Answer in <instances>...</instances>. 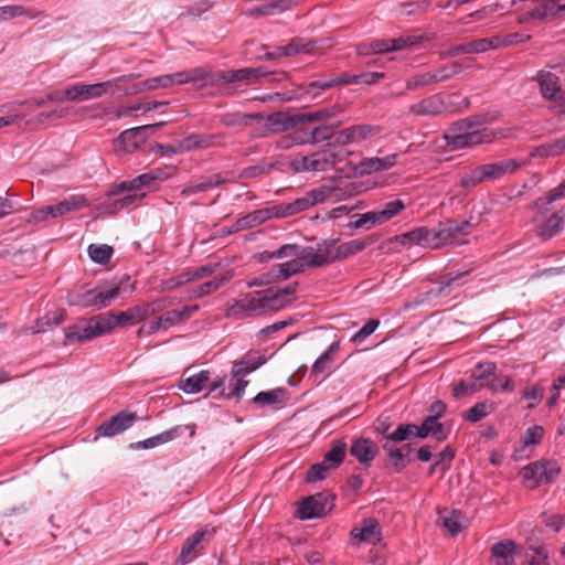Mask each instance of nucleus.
Segmentation results:
<instances>
[{
  "mask_svg": "<svg viewBox=\"0 0 565 565\" xmlns=\"http://www.w3.org/2000/svg\"><path fill=\"white\" fill-rule=\"evenodd\" d=\"M297 286V282H292L284 288H267L242 294L227 307L226 316L239 320L281 310L294 301Z\"/></svg>",
  "mask_w": 565,
  "mask_h": 565,
  "instance_id": "nucleus-1",
  "label": "nucleus"
},
{
  "mask_svg": "<svg viewBox=\"0 0 565 565\" xmlns=\"http://www.w3.org/2000/svg\"><path fill=\"white\" fill-rule=\"evenodd\" d=\"M384 76L383 73L379 72H370V73H363L360 75H352L349 76L347 74H343L342 76L332 77L330 79H319L310 82L307 86L302 88V93L299 95H291V94H279L277 93L276 96L280 97L281 100H292L297 98L302 97H311V99H316L320 96V93L327 89H330L334 86H338L340 84H374L380 78Z\"/></svg>",
  "mask_w": 565,
  "mask_h": 565,
  "instance_id": "nucleus-2",
  "label": "nucleus"
},
{
  "mask_svg": "<svg viewBox=\"0 0 565 565\" xmlns=\"http://www.w3.org/2000/svg\"><path fill=\"white\" fill-rule=\"evenodd\" d=\"M119 294L120 288L118 286L111 288H103L100 286L95 288H87L82 286L77 289L68 291L66 301L70 306L100 310L110 306L111 302L119 296Z\"/></svg>",
  "mask_w": 565,
  "mask_h": 565,
  "instance_id": "nucleus-3",
  "label": "nucleus"
},
{
  "mask_svg": "<svg viewBox=\"0 0 565 565\" xmlns=\"http://www.w3.org/2000/svg\"><path fill=\"white\" fill-rule=\"evenodd\" d=\"M468 127L466 121H456L445 132L446 145L452 150L463 149L470 146H477L483 142H491L498 138L500 132L489 128L463 131Z\"/></svg>",
  "mask_w": 565,
  "mask_h": 565,
  "instance_id": "nucleus-4",
  "label": "nucleus"
},
{
  "mask_svg": "<svg viewBox=\"0 0 565 565\" xmlns=\"http://www.w3.org/2000/svg\"><path fill=\"white\" fill-rule=\"evenodd\" d=\"M344 159L342 151L331 148L312 152L308 156H297L290 161V169L296 172H322L333 169Z\"/></svg>",
  "mask_w": 565,
  "mask_h": 565,
  "instance_id": "nucleus-5",
  "label": "nucleus"
},
{
  "mask_svg": "<svg viewBox=\"0 0 565 565\" xmlns=\"http://www.w3.org/2000/svg\"><path fill=\"white\" fill-rule=\"evenodd\" d=\"M331 190L328 185H321L308 191L303 196L295 199L292 202H282L273 205L275 217L281 218L298 214L309 207L323 203L331 196Z\"/></svg>",
  "mask_w": 565,
  "mask_h": 565,
  "instance_id": "nucleus-6",
  "label": "nucleus"
},
{
  "mask_svg": "<svg viewBox=\"0 0 565 565\" xmlns=\"http://www.w3.org/2000/svg\"><path fill=\"white\" fill-rule=\"evenodd\" d=\"M104 315H96L89 319H79L64 329L67 343L85 342L108 333Z\"/></svg>",
  "mask_w": 565,
  "mask_h": 565,
  "instance_id": "nucleus-7",
  "label": "nucleus"
},
{
  "mask_svg": "<svg viewBox=\"0 0 565 565\" xmlns=\"http://www.w3.org/2000/svg\"><path fill=\"white\" fill-rule=\"evenodd\" d=\"M469 273L470 270H462L457 273H447L439 276V278L436 280V284L438 285L437 288H433L426 292L418 295L414 302L405 303V309H409L415 306L422 305L426 301H429L431 298H437L443 295L449 294V291L454 287L461 286L467 281Z\"/></svg>",
  "mask_w": 565,
  "mask_h": 565,
  "instance_id": "nucleus-8",
  "label": "nucleus"
},
{
  "mask_svg": "<svg viewBox=\"0 0 565 565\" xmlns=\"http://www.w3.org/2000/svg\"><path fill=\"white\" fill-rule=\"evenodd\" d=\"M335 497L330 493H316L305 498L297 509V518L310 520L326 515L334 507Z\"/></svg>",
  "mask_w": 565,
  "mask_h": 565,
  "instance_id": "nucleus-9",
  "label": "nucleus"
},
{
  "mask_svg": "<svg viewBox=\"0 0 565 565\" xmlns=\"http://www.w3.org/2000/svg\"><path fill=\"white\" fill-rule=\"evenodd\" d=\"M548 205L550 204H544L540 207L534 205L537 212L533 216V223L535 233L542 241L551 239L557 235L564 226V217L559 213L555 212L547 216L550 212Z\"/></svg>",
  "mask_w": 565,
  "mask_h": 565,
  "instance_id": "nucleus-10",
  "label": "nucleus"
},
{
  "mask_svg": "<svg viewBox=\"0 0 565 565\" xmlns=\"http://www.w3.org/2000/svg\"><path fill=\"white\" fill-rule=\"evenodd\" d=\"M215 532V527L205 525L189 536L181 547L180 554L177 558V564L186 565L194 561L199 556V553L204 548L205 544L213 539Z\"/></svg>",
  "mask_w": 565,
  "mask_h": 565,
  "instance_id": "nucleus-11",
  "label": "nucleus"
},
{
  "mask_svg": "<svg viewBox=\"0 0 565 565\" xmlns=\"http://www.w3.org/2000/svg\"><path fill=\"white\" fill-rule=\"evenodd\" d=\"M423 40V36L417 35H406L399 36L396 39H387V40H375L371 43H362L358 46V53L360 55L367 54H382L393 51H401L406 47L414 46L418 44Z\"/></svg>",
  "mask_w": 565,
  "mask_h": 565,
  "instance_id": "nucleus-12",
  "label": "nucleus"
},
{
  "mask_svg": "<svg viewBox=\"0 0 565 565\" xmlns=\"http://www.w3.org/2000/svg\"><path fill=\"white\" fill-rule=\"evenodd\" d=\"M163 125L164 122H158L153 125L135 127L122 131L114 140V147L116 152H134L146 142L149 132H152L156 128L161 127Z\"/></svg>",
  "mask_w": 565,
  "mask_h": 565,
  "instance_id": "nucleus-13",
  "label": "nucleus"
},
{
  "mask_svg": "<svg viewBox=\"0 0 565 565\" xmlns=\"http://www.w3.org/2000/svg\"><path fill=\"white\" fill-rule=\"evenodd\" d=\"M561 467L553 460H540L525 466L521 476L523 481H533L534 487L553 482L559 475Z\"/></svg>",
  "mask_w": 565,
  "mask_h": 565,
  "instance_id": "nucleus-14",
  "label": "nucleus"
},
{
  "mask_svg": "<svg viewBox=\"0 0 565 565\" xmlns=\"http://www.w3.org/2000/svg\"><path fill=\"white\" fill-rule=\"evenodd\" d=\"M330 246L332 242L323 239L317 244V248L312 246H299L298 259L305 267L316 268L332 263Z\"/></svg>",
  "mask_w": 565,
  "mask_h": 565,
  "instance_id": "nucleus-15",
  "label": "nucleus"
},
{
  "mask_svg": "<svg viewBox=\"0 0 565 565\" xmlns=\"http://www.w3.org/2000/svg\"><path fill=\"white\" fill-rule=\"evenodd\" d=\"M111 87V82H103L96 84H75L65 87L64 96L73 103H82L93 98L102 97Z\"/></svg>",
  "mask_w": 565,
  "mask_h": 565,
  "instance_id": "nucleus-16",
  "label": "nucleus"
},
{
  "mask_svg": "<svg viewBox=\"0 0 565 565\" xmlns=\"http://www.w3.org/2000/svg\"><path fill=\"white\" fill-rule=\"evenodd\" d=\"M103 315L105 323L108 326L107 331L110 332L118 327H126L145 320L149 316V311L147 308L135 306L126 311H119L117 313L108 311Z\"/></svg>",
  "mask_w": 565,
  "mask_h": 565,
  "instance_id": "nucleus-17",
  "label": "nucleus"
},
{
  "mask_svg": "<svg viewBox=\"0 0 565 565\" xmlns=\"http://www.w3.org/2000/svg\"><path fill=\"white\" fill-rule=\"evenodd\" d=\"M328 241L332 242V246H330L332 263L349 258L355 255L356 253L364 250L367 246L375 243V238L371 235L364 238H356L349 242H344L340 245H338V238H331Z\"/></svg>",
  "mask_w": 565,
  "mask_h": 565,
  "instance_id": "nucleus-18",
  "label": "nucleus"
},
{
  "mask_svg": "<svg viewBox=\"0 0 565 565\" xmlns=\"http://www.w3.org/2000/svg\"><path fill=\"white\" fill-rule=\"evenodd\" d=\"M136 420L138 416L135 413L124 409L104 422L96 431L98 436L114 437L131 427Z\"/></svg>",
  "mask_w": 565,
  "mask_h": 565,
  "instance_id": "nucleus-19",
  "label": "nucleus"
},
{
  "mask_svg": "<svg viewBox=\"0 0 565 565\" xmlns=\"http://www.w3.org/2000/svg\"><path fill=\"white\" fill-rule=\"evenodd\" d=\"M224 134H191L181 139V150L210 149L223 145Z\"/></svg>",
  "mask_w": 565,
  "mask_h": 565,
  "instance_id": "nucleus-20",
  "label": "nucleus"
},
{
  "mask_svg": "<svg viewBox=\"0 0 565 565\" xmlns=\"http://www.w3.org/2000/svg\"><path fill=\"white\" fill-rule=\"evenodd\" d=\"M350 535L358 543L376 544L382 540L381 525L376 519L367 518L362 521L360 526L353 527Z\"/></svg>",
  "mask_w": 565,
  "mask_h": 565,
  "instance_id": "nucleus-21",
  "label": "nucleus"
},
{
  "mask_svg": "<svg viewBox=\"0 0 565 565\" xmlns=\"http://www.w3.org/2000/svg\"><path fill=\"white\" fill-rule=\"evenodd\" d=\"M266 119L270 124L266 130L275 134L291 130L298 126L305 125L302 113L288 115L279 111L268 115Z\"/></svg>",
  "mask_w": 565,
  "mask_h": 565,
  "instance_id": "nucleus-22",
  "label": "nucleus"
},
{
  "mask_svg": "<svg viewBox=\"0 0 565 565\" xmlns=\"http://www.w3.org/2000/svg\"><path fill=\"white\" fill-rule=\"evenodd\" d=\"M266 361V356L259 351L249 350L238 361L234 362L231 375H248L265 364Z\"/></svg>",
  "mask_w": 565,
  "mask_h": 565,
  "instance_id": "nucleus-23",
  "label": "nucleus"
},
{
  "mask_svg": "<svg viewBox=\"0 0 565 565\" xmlns=\"http://www.w3.org/2000/svg\"><path fill=\"white\" fill-rule=\"evenodd\" d=\"M441 93H437L420 99L409 106V113L420 117H435L443 115Z\"/></svg>",
  "mask_w": 565,
  "mask_h": 565,
  "instance_id": "nucleus-24",
  "label": "nucleus"
},
{
  "mask_svg": "<svg viewBox=\"0 0 565 565\" xmlns=\"http://www.w3.org/2000/svg\"><path fill=\"white\" fill-rule=\"evenodd\" d=\"M377 452V445L369 438L355 439L350 447V455L365 467L371 466Z\"/></svg>",
  "mask_w": 565,
  "mask_h": 565,
  "instance_id": "nucleus-25",
  "label": "nucleus"
},
{
  "mask_svg": "<svg viewBox=\"0 0 565 565\" xmlns=\"http://www.w3.org/2000/svg\"><path fill=\"white\" fill-rule=\"evenodd\" d=\"M300 1L301 0H273L260 6L249 8L245 13L253 18L275 15L297 6Z\"/></svg>",
  "mask_w": 565,
  "mask_h": 565,
  "instance_id": "nucleus-26",
  "label": "nucleus"
},
{
  "mask_svg": "<svg viewBox=\"0 0 565 565\" xmlns=\"http://www.w3.org/2000/svg\"><path fill=\"white\" fill-rule=\"evenodd\" d=\"M89 206V201L83 194H73L57 204L50 205L51 217L56 218L83 207Z\"/></svg>",
  "mask_w": 565,
  "mask_h": 565,
  "instance_id": "nucleus-27",
  "label": "nucleus"
},
{
  "mask_svg": "<svg viewBox=\"0 0 565 565\" xmlns=\"http://www.w3.org/2000/svg\"><path fill=\"white\" fill-rule=\"evenodd\" d=\"M516 547V543L512 540L495 543L491 548L495 565H515Z\"/></svg>",
  "mask_w": 565,
  "mask_h": 565,
  "instance_id": "nucleus-28",
  "label": "nucleus"
},
{
  "mask_svg": "<svg viewBox=\"0 0 565 565\" xmlns=\"http://www.w3.org/2000/svg\"><path fill=\"white\" fill-rule=\"evenodd\" d=\"M254 73H256V71H252V67L223 71V72L216 73L213 76L212 83L216 84V83L223 82L225 84L239 83L243 85H249V84L254 83V81H253Z\"/></svg>",
  "mask_w": 565,
  "mask_h": 565,
  "instance_id": "nucleus-29",
  "label": "nucleus"
},
{
  "mask_svg": "<svg viewBox=\"0 0 565 565\" xmlns=\"http://www.w3.org/2000/svg\"><path fill=\"white\" fill-rule=\"evenodd\" d=\"M534 79L539 83L541 94L545 99H555L561 92L558 76L548 71H539Z\"/></svg>",
  "mask_w": 565,
  "mask_h": 565,
  "instance_id": "nucleus-30",
  "label": "nucleus"
},
{
  "mask_svg": "<svg viewBox=\"0 0 565 565\" xmlns=\"http://www.w3.org/2000/svg\"><path fill=\"white\" fill-rule=\"evenodd\" d=\"M415 244L417 246L431 249L446 245L441 227H439V230H430L425 226L416 227Z\"/></svg>",
  "mask_w": 565,
  "mask_h": 565,
  "instance_id": "nucleus-31",
  "label": "nucleus"
},
{
  "mask_svg": "<svg viewBox=\"0 0 565 565\" xmlns=\"http://www.w3.org/2000/svg\"><path fill=\"white\" fill-rule=\"evenodd\" d=\"M270 218H276L273 206L255 210L236 220V230L253 228Z\"/></svg>",
  "mask_w": 565,
  "mask_h": 565,
  "instance_id": "nucleus-32",
  "label": "nucleus"
},
{
  "mask_svg": "<svg viewBox=\"0 0 565 565\" xmlns=\"http://www.w3.org/2000/svg\"><path fill=\"white\" fill-rule=\"evenodd\" d=\"M486 180H497L505 174L513 173L520 167L515 159H505L493 163L482 164Z\"/></svg>",
  "mask_w": 565,
  "mask_h": 565,
  "instance_id": "nucleus-33",
  "label": "nucleus"
},
{
  "mask_svg": "<svg viewBox=\"0 0 565 565\" xmlns=\"http://www.w3.org/2000/svg\"><path fill=\"white\" fill-rule=\"evenodd\" d=\"M381 446L390 459L387 467H390L393 472L399 473L411 463V459L404 458V455L401 448L396 446V443L382 439Z\"/></svg>",
  "mask_w": 565,
  "mask_h": 565,
  "instance_id": "nucleus-34",
  "label": "nucleus"
},
{
  "mask_svg": "<svg viewBox=\"0 0 565 565\" xmlns=\"http://www.w3.org/2000/svg\"><path fill=\"white\" fill-rule=\"evenodd\" d=\"M199 310L198 305L184 306L181 309H173L161 315L158 320L163 330L189 319Z\"/></svg>",
  "mask_w": 565,
  "mask_h": 565,
  "instance_id": "nucleus-35",
  "label": "nucleus"
},
{
  "mask_svg": "<svg viewBox=\"0 0 565 565\" xmlns=\"http://www.w3.org/2000/svg\"><path fill=\"white\" fill-rule=\"evenodd\" d=\"M226 182L227 179L223 178L221 174L201 178L199 181L191 182L184 186L181 191V195L190 196L199 192H205L218 185L225 184Z\"/></svg>",
  "mask_w": 565,
  "mask_h": 565,
  "instance_id": "nucleus-36",
  "label": "nucleus"
},
{
  "mask_svg": "<svg viewBox=\"0 0 565 565\" xmlns=\"http://www.w3.org/2000/svg\"><path fill=\"white\" fill-rule=\"evenodd\" d=\"M395 163L396 154H391L383 158H365L359 163V172L362 174H371L373 172L390 169Z\"/></svg>",
  "mask_w": 565,
  "mask_h": 565,
  "instance_id": "nucleus-37",
  "label": "nucleus"
},
{
  "mask_svg": "<svg viewBox=\"0 0 565 565\" xmlns=\"http://www.w3.org/2000/svg\"><path fill=\"white\" fill-rule=\"evenodd\" d=\"M180 429H181V426L172 427L171 429L166 430L161 434H158L153 437L147 438L141 441L132 443L130 445V448H132V449H150V448H154L159 445H163V444L169 443V441L173 440L174 438H177L180 434Z\"/></svg>",
  "mask_w": 565,
  "mask_h": 565,
  "instance_id": "nucleus-38",
  "label": "nucleus"
},
{
  "mask_svg": "<svg viewBox=\"0 0 565 565\" xmlns=\"http://www.w3.org/2000/svg\"><path fill=\"white\" fill-rule=\"evenodd\" d=\"M209 382L210 371L202 370L194 375L181 380L178 387L186 394H196L200 393Z\"/></svg>",
  "mask_w": 565,
  "mask_h": 565,
  "instance_id": "nucleus-39",
  "label": "nucleus"
},
{
  "mask_svg": "<svg viewBox=\"0 0 565 565\" xmlns=\"http://www.w3.org/2000/svg\"><path fill=\"white\" fill-rule=\"evenodd\" d=\"M329 189L332 191L329 199L341 201L363 193L366 190V186L361 181H350L341 183L335 188L329 186Z\"/></svg>",
  "mask_w": 565,
  "mask_h": 565,
  "instance_id": "nucleus-40",
  "label": "nucleus"
},
{
  "mask_svg": "<svg viewBox=\"0 0 565 565\" xmlns=\"http://www.w3.org/2000/svg\"><path fill=\"white\" fill-rule=\"evenodd\" d=\"M406 209V204L403 200L396 199L384 203L377 209L373 210L377 220V224H384L399 214Z\"/></svg>",
  "mask_w": 565,
  "mask_h": 565,
  "instance_id": "nucleus-41",
  "label": "nucleus"
},
{
  "mask_svg": "<svg viewBox=\"0 0 565 565\" xmlns=\"http://www.w3.org/2000/svg\"><path fill=\"white\" fill-rule=\"evenodd\" d=\"M445 242L446 244L452 243L458 234H468L470 228L473 227L472 222L465 220L462 222H457L454 220H448L440 224Z\"/></svg>",
  "mask_w": 565,
  "mask_h": 565,
  "instance_id": "nucleus-42",
  "label": "nucleus"
},
{
  "mask_svg": "<svg viewBox=\"0 0 565 565\" xmlns=\"http://www.w3.org/2000/svg\"><path fill=\"white\" fill-rule=\"evenodd\" d=\"M22 15H25L30 19H35L42 15V11L19 4L0 7V22L8 21Z\"/></svg>",
  "mask_w": 565,
  "mask_h": 565,
  "instance_id": "nucleus-43",
  "label": "nucleus"
},
{
  "mask_svg": "<svg viewBox=\"0 0 565 565\" xmlns=\"http://www.w3.org/2000/svg\"><path fill=\"white\" fill-rule=\"evenodd\" d=\"M287 394V390L284 387H277L270 391L259 392L253 398V403L262 407L281 404L286 401Z\"/></svg>",
  "mask_w": 565,
  "mask_h": 565,
  "instance_id": "nucleus-44",
  "label": "nucleus"
},
{
  "mask_svg": "<svg viewBox=\"0 0 565 565\" xmlns=\"http://www.w3.org/2000/svg\"><path fill=\"white\" fill-rule=\"evenodd\" d=\"M263 115L258 113L245 114L239 111L226 113L220 117V122L225 127L247 126L249 120H263Z\"/></svg>",
  "mask_w": 565,
  "mask_h": 565,
  "instance_id": "nucleus-45",
  "label": "nucleus"
},
{
  "mask_svg": "<svg viewBox=\"0 0 565 565\" xmlns=\"http://www.w3.org/2000/svg\"><path fill=\"white\" fill-rule=\"evenodd\" d=\"M270 274H274V282L289 278L290 276L303 271V264L297 259H290L286 263L273 267Z\"/></svg>",
  "mask_w": 565,
  "mask_h": 565,
  "instance_id": "nucleus-46",
  "label": "nucleus"
},
{
  "mask_svg": "<svg viewBox=\"0 0 565 565\" xmlns=\"http://www.w3.org/2000/svg\"><path fill=\"white\" fill-rule=\"evenodd\" d=\"M233 271L227 270L223 275L214 277V279L206 281L198 286L195 289H193V297L201 298L216 291L224 284L228 282L233 278Z\"/></svg>",
  "mask_w": 565,
  "mask_h": 565,
  "instance_id": "nucleus-47",
  "label": "nucleus"
},
{
  "mask_svg": "<svg viewBox=\"0 0 565 565\" xmlns=\"http://www.w3.org/2000/svg\"><path fill=\"white\" fill-rule=\"evenodd\" d=\"M343 111L344 106L341 104H335L333 106L323 107L318 110L302 113L303 124L306 125L310 122H323L326 119L340 115Z\"/></svg>",
  "mask_w": 565,
  "mask_h": 565,
  "instance_id": "nucleus-48",
  "label": "nucleus"
},
{
  "mask_svg": "<svg viewBox=\"0 0 565 565\" xmlns=\"http://www.w3.org/2000/svg\"><path fill=\"white\" fill-rule=\"evenodd\" d=\"M66 319V311L64 309L47 312L44 317L40 318L36 322V328H26V333H36L44 331L45 327H56L63 323Z\"/></svg>",
  "mask_w": 565,
  "mask_h": 565,
  "instance_id": "nucleus-49",
  "label": "nucleus"
},
{
  "mask_svg": "<svg viewBox=\"0 0 565 565\" xmlns=\"http://www.w3.org/2000/svg\"><path fill=\"white\" fill-rule=\"evenodd\" d=\"M443 99V114L445 113H458L469 107V98L462 96L459 93L445 94L441 93Z\"/></svg>",
  "mask_w": 565,
  "mask_h": 565,
  "instance_id": "nucleus-50",
  "label": "nucleus"
},
{
  "mask_svg": "<svg viewBox=\"0 0 565 565\" xmlns=\"http://www.w3.org/2000/svg\"><path fill=\"white\" fill-rule=\"evenodd\" d=\"M439 78L437 76V72L430 71L426 73L415 74L406 79V89L407 90H417L424 88L429 85L438 84Z\"/></svg>",
  "mask_w": 565,
  "mask_h": 565,
  "instance_id": "nucleus-51",
  "label": "nucleus"
},
{
  "mask_svg": "<svg viewBox=\"0 0 565 565\" xmlns=\"http://www.w3.org/2000/svg\"><path fill=\"white\" fill-rule=\"evenodd\" d=\"M347 444L342 440H337L332 444L329 451L326 452L323 461L332 469L338 468L345 457Z\"/></svg>",
  "mask_w": 565,
  "mask_h": 565,
  "instance_id": "nucleus-52",
  "label": "nucleus"
},
{
  "mask_svg": "<svg viewBox=\"0 0 565 565\" xmlns=\"http://www.w3.org/2000/svg\"><path fill=\"white\" fill-rule=\"evenodd\" d=\"M562 11H565V0H547L542 7L533 9L531 17L544 19Z\"/></svg>",
  "mask_w": 565,
  "mask_h": 565,
  "instance_id": "nucleus-53",
  "label": "nucleus"
},
{
  "mask_svg": "<svg viewBox=\"0 0 565 565\" xmlns=\"http://www.w3.org/2000/svg\"><path fill=\"white\" fill-rule=\"evenodd\" d=\"M89 258L97 264L106 265L110 262L114 248L107 244H90L87 248Z\"/></svg>",
  "mask_w": 565,
  "mask_h": 565,
  "instance_id": "nucleus-54",
  "label": "nucleus"
},
{
  "mask_svg": "<svg viewBox=\"0 0 565 565\" xmlns=\"http://www.w3.org/2000/svg\"><path fill=\"white\" fill-rule=\"evenodd\" d=\"M277 162H269L266 159H263L259 163L255 166H249L243 169L239 173V178L242 179H255L263 174L269 173L273 169L276 168Z\"/></svg>",
  "mask_w": 565,
  "mask_h": 565,
  "instance_id": "nucleus-55",
  "label": "nucleus"
},
{
  "mask_svg": "<svg viewBox=\"0 0 565 565\" xmlns=\"http://www.w3.org/2000/svg\"><path fill=\"white\" fill-rule=\"evenodd\" d=\"M245 376L246 375L232 376L234 383L230 384L227 392L223 388L220 395L225 398H234L236 402H239L244 395L246 386L248 385V381L244 380Z\"/></svg>",
  "mask_w": 565,
  "mask_h": 565,
  "instance_id": "nucleus-56",
  "label": "nucleus"
},
{
  "mask_svg": "<svg viewBox=\"0 0 565 565\" xmlns=\"http://www.w3.org/2000/svg\"><path fill=\"white\" fill-rule=\"evenodd\" d=\"M492 411V405L488 402H479L475 404L472 407L467 409L462 414V418L470 423H478L488 416Z\"/></svg>",
  "mask_w": 565,
  "mask_h": 565,
  "instance_id": "nucleus-57",
  "label": "nucleus"
},
{
  "mask_svg": "<svg viewBox=\"0 0 565 565\" xmlns=\"http://www.w3.org/2000/svg\"><path fill=\"white\" fill-rule=\"evenodd\" d=\"M126 193L127 194H125L124 196L116 199L106 205L107 210L110 213H115V212L124 210V209H129L137 201L141 200L145 196V193H131V192H126Z\"/></svg>",
  "mask_w": 565,
  "mask_h": 565,
  "instance_id": "nucleus-58",
  "label": "nucleus"
},
{
  "mask_svg": "<svg viewBox=\"0 0 565 565\" xmlns=\"http://www.w3.org/2000/svg\"><path fill=\"white\" fill-rule=\"evenodd\" d=\"M290 56L299 53H311L316 47L317 43L311 40L303 38H294L288 44L285 45Z\"/></svg>",
  "mask_w": 565,
  "mask_h": 565,
  "instance_id": "nucleus-59",
  "label": "nucleus"
},
{
  "mask_svg": "<svg viewBox=\"0 0 565 565\" xmlns=\"http://www.w3.org/2000/svg\"><path fill=\"white\" fill-rule=\"evenodd\" d=\"M479 39L469 43H462L450 47L447 52L441 54V57H455L461 54L481 53V45Z\"/></svg>",
  "mask_w": 565,
  "mask_h": 565,
  "instance_id": "nucleus-60",
  "label": "nucleus"
},
{
  "mask_svg": "<svg viewBox=\"0 0 565 565\" xmlns=\"http://www.w3.org/2000/svg\"><path fill=\"white\" fill-rule=\"evenodd\" d=\"M338 127V125H328L324 122H320L318 126L310 128V137L312 138V145L320 143L323 141L331 140L333 130Z\"/></svg>",
  "mask_w": 565,
  "mask_h": 565,
  "instance_id": "nucleus-61",
  "label": "nucleus"
},
{
  "mask_svg": "<svg viewBox=\"0 0 565 565\" xmlns=\"http://www.w3.org/2000/svg\"><path fill=\"white\" fill-rule=\"evenodd\" d=\"M414 428H415V424H402L392 434L384 436L383 439L390 440V441H393L396 444L409 440L414 437V433H413Z\"/></svg>",
  "mask_w": 565,
  "mask_h": 565,
  "instance_id": "nucleus-62",
  "label": "nucleus"
},
{
  "mask_svg": "<svg viewBox=\"0 0 565 565\" xmlns=\"http://www.w3.org/2000/svg\"><path fill=\"white\" fill-rule=\"evenodd\" d=\"M332 468L329 467L323 460L321 462H317L310 467L306 475V481L309 483H315L317 481H321L327 477V473Z\"/></svg>",
  "mask_w": 565,
  "mask_h": 565,
  "instance_id": "nucleus-63",
  "label": "nucleus"
},
{
  "mask_svg": "<svg viewBox=\"0 0 565 565\" xmlns=\"http://www.w3.org/2000/svg\"><path fill=\"white\" fill-rule=\"evenodd\" d=\"M469 65L465 66L462 62L456 61L451 63L450 65H440L436 72L437 76L439 78V82H445L459 73H461L465 67H468Z\"/></svg>",
  "mask_w": 565,
  "mask_h": 565,
  "instance_id": "nucleus-64",
  "label": "nucleus"
}]
</instances>
